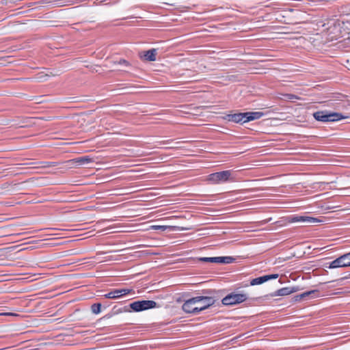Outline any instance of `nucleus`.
<instances>
[{
    "label": "nucleus",
    "mask_w": 350,
    "mask_h": 350,
    "mask_svg": "<svg viewBox=\"0 0 350 350\" xmlns=\"http://www.w3.org/2000/svg\"><path fill=\"white\" fill-rule=\"evenodd\" d=\"M213 297L206 296H198L192 297L185 301L182 308L187 313L198 314L215 304Z\"/></svg>",
    "instance_id": "obj_1"
},
{
    "label": "nucleus",
    "mask_w": 350,
    "mask_h": 350,
    "mask_svg": "<svg viewBox=\"0 0 350 350\" xmlns=\"http://www.w3.org/2000/svg\"><path fill=\"white\" fill-rule=\"evenodd\" d=\"M314 118L319 122H336L342 119L347 118L340 113L329 112L328 111H318L313 113Z\"/></svg>",
    "instance_id": "obj_2"
},
{
    "label": "nucleus",
    "mask_w": 350,
    "mask_h": 350,
    "mask_svg": "<svg viewBox=\"0 0 350 350\" xmlns=\"http://www.w3.org/2000/svg\"><path fill=\"white\" fill-rule=\"evenodd\" d=\"M319 221H321L319 219L312 217L291 215L277 221V223L280 224V226H286L292 223L314 224Z\"/></svg>",
    "instance_id": "obj_3"
},
{
    "label": "nucleus",
    "mask_w": 350,
    "mask_h": 350,
    "mask_svg": "<svg viewBox=\"0 0 350 350\" xmlns=\"http://www.w3.org/2000/svg\"><path fill=\"white\" fill-rule=\"evenodd\" d=\"M248 299L246 293H232L224 297L221 303L225 306H232L244 302Z\"/></svg>",
    "instance_id": "obj_4"
},
{
    "label": "nucleus",
    "mask_w": 350,
    "mask_h": 350,
    "mask_svg": "<svg viewBox=\"0 0 350 350\" xmlns=\"http://www.w3.org/2000/svg\"><path fill=\"white\" fill-rule=\"evenodd\" d=\"M157 304L152 300L136 301L130 304L131 308L135 312H141L143 310L156 308Z\"/></svg>",
    "instance_id": "obj_5"
},
{
    "label": "nucleus",
    "mask_w": 350,
    "mask_h": 350,
    "mask_svg": "<svg viewBox=\"0 0 350 350\" xmlns=\"http://www.w3.org/2000/svg\"><path fill=\"white\" fill-rule=\"evenodd\" d=\"M231 176V171L226 170L211 174L208 176V180L213 184H219L228 181Z\"/></svg>",
    "instance_id": "obj_6"
},
{
    "label": "nucleus",
    "mask_w": 350,
    "mask_h": 350,
    "mask_svg": "<svg viewBox=\"0 0 350 350\" xmlns=\"http://www.w3.org/2000/svg\"><path fill=\"white\" fill-rule=\"evenodd\" d=\"M346 267H350V252L345 254L331 262L328 268L336 269Z\"/></svg>",
    "instance_id": "obj_7"
},
{
    "label": "nucleus",
    "mask_w": 350,
    "mask_h": 350,
    "mask_svg": "<svg viewBox=\"0 0 350 350\" xmlns=\"http://www.w3.org/2000/svg\"><path fill=\"white\" fill-rule=\"evenodd\" d=\"M202 262H215L219 264H230L235 259L231 256H217V257H202L199 258Z\"/></svg>",
    "instance_id": "obj_8"
},
{
    "label": "nucleus",
    "mask_w": 350,
    "mask_h": 350,
    "mask_svg": "<svg viewBox=\"0 0 350 350\" xmlns=\"http://www.w3.org/2000/svg\"><path fill=\"white\" fill-rule=\"evenodd\" d=\"M133 290L129 288L115 289L105 294L103 296L107 299H118L129 294Z\"/></svg>",
    "instance_id": "obj_9"
},
{
    "label": "nucleus",
    "mask_w": 350,
    "mask_h": 350,
    "mask_svg": "<svg viewBox=\"0 0 350 350\" xmlns=\"http://www.w3.org/2000/svg\"><path fill=\"white\" fill-rule=\"evenodd\" d=\"M226 119L228 121L233 122L235 123H245V122H247L245 112L228 114L226 116Z\"/></svg>",
    "instance_id": "obj_10"
},
{
    "label": "nucleus",
    "mask_w": 350,
    "mask_h": 350,
    "mask_svg": "<svg viewBox=\"0 0 350 350\" xmlns=\"http://www.w3.org/2000/svg\"><path fill=\"white\" fill-rule=\"evenodd\" d=\"M298 291V287H284L275 291L272 296H285L291 293H295Z\"/></svg>",
    "instance_id": "obj_11"
},
{
    "label": "nucleus",
    "mask_w": 350,
    "mask_h": 350,
    "mask_svg": "<svg viewBox=\"0 0 350 350\" xmlns=\"http://www.w3.org/2000/svg\"><path fill=\"white\" fill-rule=\"evenodd\" d=\"M246 113V120L247 122L255 120L260 119L265 114L261 111H254V112H245Z\"/></svg>",
    "instance_id": "obj_12"
},
{
    "label": "nucleus",
    "mask_w": 350,
    "mask_h": 350,
    "mask_svg": "<svg viewBox=\"0 0 350 350\" xmlns=\"http://www.w3.org/2000/svg\"><path fill=\"white\" fill-rule=\"evenodd\" d=\"M157 50L154 49L146 51L144 57L146 60L153 62L156 60Z\"/></svg>",
    "instance_id": "obj_13"
},
{
    "label": "nucleus",
    "mask_w": 350,
    "mask_h": 350,
    "mask_svg": "<svg viewBox=\"0 0 350 350\" xmlns=\"http://www.w3.org/2000/svg\"><path fill=\"white\" fill-rule=\"evenodd\" d=\"M319 291L317 290H312L300 294L299 297H301L303 299H308L310 297H317Z\"/></svg>",
    "instance_id": "obj_14"
},
{
    "label": "nucleus",
    "mask_w": 350,
    "mask_h": 350,
    "mask_svg": "<svg viewBox=\"0 0 350 350\" xmlns=\"http://www.w3.org/2000/svg\"><path fill=\"white\" fill-rule=\"evenodd\" d=\"M267 281H268V278H267L266 275H263L252 280L250 282V284L252 286L259 285Z\"/></svg>",
    "instance_id": "obj_15"
},
{
    "label": "nucleus",
    "mask_w": 350,
    "mask_h": 350,
    "mask_svg": "<svg viewBox=\"0 0 350 350\" xmlns=\"http://www.w3.org/2000/svg\"><path fill=\"white\" fill-rule=\"evenodd\" d=\"M92 159L91 158H90L89 157L85 156V157H81L78 159H76L75 161H76V163H79V165H82L84 163H90L92 161Z\"/></svg>",
    "instance_id": "obj_16"
},
{
    "label": "nucleus",
    "mask_w": 350,
    "mask_h": 350,
    "mask_svg": "<svg viewBox=\"0 0 350 350\" xmlns=\"http://www.w3.org/2000/svg\"><path fill=\"white\" fill-rule=\"evenodd\" d=\"M284 99L286 100H291L294 102L296 100H300V98L293 94H285L283 95Z\"/></svg>",
    "instance_id": "obj_17"
},
{
    "label": "nucleus",
    "mask_w": 350,
    "mask_h": 350,
    "mask_svg": "<svg viewBox=\"0 0 350 350\" xmlns=\"http://www.w3.org/2000/svg\"><path fill=\"white\" fill-rule=\"evenodd\" d=\"M100 310H101V304L99 303L94 304L91 306V310H92V313H94V314H99L100 312Z\"/></svg>",
    "instance_id": "obj_18"
},
{
    "label": "nucleus",
    "mask_w": 350,
    "mask_h": 350,
    "mask_svg": "<svg viewBox=\"0 0 350 350\" xmlns=\"http://www.w3.org/2000/svg\"><path fill=\"white\" fill-rule=\"evenodd\" d=\"M168 228H169V226H159V225H154V226H150V228L152 230H159L161 231H165Z\"/></svg>",
    "instance_id": "obj_19"
},
{
    "label": "nucleus",
    "mask_w": 350,
    "mask_h": 350,
    "mask_svg": "<svg viewBox=\"0 0 350 350\" xmlns=\"http://www.w3.org/2000/svg\"><path fill=\"white\" fill-rule=\"evenodd\" d=\"M115 64L124 65L125 66H129V63L125 59H120L119 62H114Z\"/></svg>",
    "instance_id": "obj_20"
},
{
    "label": "nucleus",
    "mask_w": 350,
    "mask_h": 350,
    "mask_svg": "<svg viewBox=\"0 0 350 350\" xmlns=\"http://www.w3.org/2000/svg\"><path fill=\"white\" fill-rule=\"evenodd\" d=\"M266 277L268 278V280L271 279H276L278 277V274L266 275Z\"/></svg>",
    "instance_id": "obj_21"
},
{
    "label": "nucleus",
    "mask_w": 350,
    "mask_h": 350,
    "mask_svg": "<svg viewBox=\"0 0 350 350\" xmlns=\"http://www.w3.org/2000/svg\"><path fill=\"white\" fill-rule=\"evenodd\" d=\"M55 163H50V162H47V163H44V165H43L44 167H51V166H55Z\"/></svg>",
    "instance_id": "obj_22"
},
{
    "label": "nucleus",
    "mask_w": 350,
    "mask_h": 350,
    "mask_svg": "<svg viewBox=\"0 0 350 350\" xmlns=\"http://www.w3.org/2000/svg\"><path fill=\"white\" fill-rule=\"evenodd\" d=\"M294 299L295 301H299L303 299L299 297V295H297L295 296Z\"/></svg>",
    "instance_id": "obj_23"
},
{
    "label": "nucleus",
    "mask_w": 350,
    "mask_h": 350,
    "mask_svg": "<svg viewBox=\"0 0 350 350\" xmlns=\"http://www.w3.org/2000/svg\"><path fill=\"white\" fill-rule=\"evenodd\" d=\"M320 184L322 185H328V183H321Z\"/></svg>",
    "instance_id": "obj_24"
}]
</instances>
